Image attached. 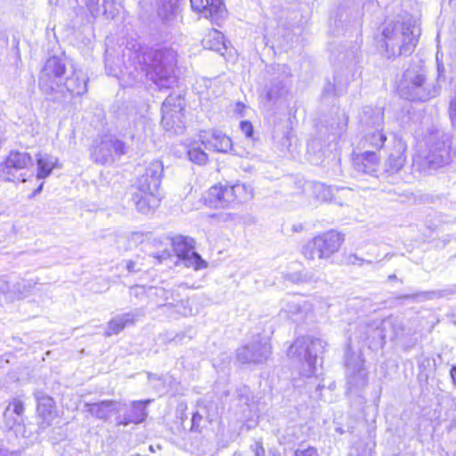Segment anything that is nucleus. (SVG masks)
<instances>
[{
  "instance_id": "c85d7f7f",
  "label": "nucleus",
  "mask_w": 456,
  "mask_h": 456,
  "mask_svg": "<svg viewBox=\"0 0 456 456\" xmlns=\"http://www.w3.org/2000/svg\"><path fill=\"white\" fill-rule=\"evenodd\" d=\"M170 119L166 120V112L162 113L161 124L166 131L174 134H182L183 132V110L169 111Z\"/></svg>"
},
{
  "instance_id": "3c124183",
  "label": "nucleus",
  "mask_w": 456,
  "mask_h": 456,
  "mask_svg": "<svg viewBox=\"0 0 456 456\" xmlns=\"http://www.w3.org/2000/svg\"><path fill=\"white\" fill-rule=\"evenodd\" d=\"M449 112L452 125L456 129V97L453 98L450 102Z\"/></svg>"
},
{
  "instance_id": "f3484780",
  "label": "nucleus",
  "mask_w": 456,
  "mask_h": 456,
  "mask_svg": "<svg viewBox=\"0 0 456 456\" xmlns=\"http://www.w3.org/2000/svg\"><path fill=\"white\" fill-rule=\"evenodd\" d=\"M359 338L369 341L370 347H383L387 338V330L383 329V320L372 323L361 324L358 327Z\"/></svg>"
},
{
  "instance_id": "ddd939ff",
  "label": "nucleus",
  "mask_w": 456,
  "mask_h": 456,
  "mask_svg": "<svg viewBox=\"0 0 456 456\" xmlns=\"http://www.w3.org/2000/svg\"><path fill=\"white\" fill-rule=\"evenodd\" d=\"M174 250L180 260L187 267L194 270L204 269L208 266L205 260L194 250V240L189 237L179 236L173 240Z\"/></svg>"
},
{
  "instance_id": "aec40b11",
  "label": "nucleus",
  "mask_w": 456,
  "mask_h": 456,
  "mask_svg": "<svg viewBox=\"0 0 456 456\" xmlns=\"http://www.w3.org/2000/svg\"><path fill=\"white\" fill-rule=\"evenodd\" d=\"M281 305V314L294 322L304 320L311 311V305L308 302L299 301L295 297L282 300Z\"/></svg>"
},
{
  "instance_id": "0eeeda50",
  "label": "nucleus",
  "mask_w": 456,
  "mask_h": 456,
  "mask_svg": "<svg viewBox=\"0 0 456 456\" xmlns=\"http://www.w3.org/2000/svg\"><path fill=\"white\" fill-rule=\"evenodd\" d=\"M251 198L252 192L245 184H218L210 187L207 201L210 207L224 208L237 203H242Z\"/></svg>"
},
{
  "instance_id": "6ab92c4d",
  "label": "nucleus",
  "mask_w": 456,
  "mask_h": 456,
  "mask_svg": "<svg viewBox=\"0 0 456 456\" xmlns=\"http://www.w3.org/2000/svg\"><path fill=\"white\" fill-rule=\"evenodd\" d=\"M359 124L362 131L383 130L384 108L363 107L359 116Z\"/></svg>"
},
{
  "instance_id": "c03bdc74",
  "label": "nucleus",
  "mask_w": 456,
  "mask_h": 456,
  "mask_svg": "<svg viewBox=\"0 0 456 456\" xmlns=\"http://www.w3.org/2000/svg\"><path fill=\"white\" fill-rule=\"evenodd\" d=\"M237 396L241 403L248 404L250 399L249 396V388L248 387H243L240 388H238L237 391Z\"/></svg>"
},
{
  "instance_id": "c9c22d12",
  "label": "nucleus",
  "mask_w": 456,
  "mask_h": 456,
  "mask_svg": "<svg viewBox=\"0 0 456 456\" xmlns=\"http://www.w3.org/2000/svg\"><path fill=\"white\" fill-rule=\"evenodd\" d=\"M189 159L198 165H204L208 162V154L200 148L191 146L187 151Z\"/></svg>"
},
{
  "instance_id": "603ef678",
  "label": "nucleus",
  "mask_w": 456,
  "mask_h": 456,
  "mask_svg": "<svg viewBox=\"0 0 456 456\" xmlns=\"http://www.w3.org/2000/svg\"><path fill=\"white\" fill-rule=\"evenodd\" d=\"M285 280L291 281L295 284H301L300 272L287 273L284 275Z\"/></svg>"
},
{
  "instance_id": "bb28decb",
  "label": "nucleus",
  "mask_w": 456,
  "mask_h": 456,
  "mask_svg": "<svg viewBox=\"0 0 456 456\" xmlns=\"http://www.w3.org/2000/svg\"><path fill=\"white\" fill-rule=\"evenodd\" d=\"M24 405L19 399H13L4 412V418L10 429L23 423Z\"/></svg>"
},
{
  "instance_id": "338daca9",
  "label": "nucleus",
  "mask_w": 456,
  "mask_h": 456,
  "mask_svg": "<svg viewBox=\"0 0 456 456\" xmlns=\"http://www.w3.org/2000/svg\"><path fill=\"white\" fill-rule=\"evenodd\" d=\"M302 228H303L302 225H299V227L294 226V231L298 232V231L302 230Z\"/></svg>"
},
{
  "instance_id": "4be33fe9",
  "label": "nucleus",
  "mask_w": 456,
  "mask_h": 456,
  "mask_svg": "<svg viewBox=\"0 0 456 456\" xmlns=\"http://www.w3.org/2000/svg\"><path fill=\"white\" fill-rule=\"evenodd\" d=\"M143 310L142 308H137L134 311L115 316L108 322L105 336L110 337L113 334H118L126 326L134 324L136 319L143 316Z\"/></svg>"
},
{
  "instance_id": "7c9ffc66",
  "label": "nucleus",
  "mask_w": 456,
  "mask_h": 456,
  "mask_svg": "<svg viewBox=\"0 0 456 456\" xmlns=\"http://www.w3.org/2000/svg\"><path fill=\"white\" fill-rule=\"evenodd\" d=\"M58 159L49 154H38L37 159L38 179H44L49 176L53 169L56 167Z\"/></svg>"
},
{
  "instance_id": "864d4df0",
  "label": "nucleus",
  "mask_w": 456,
  "mask_h": 456,
  "mask_svg": "<svg viewBox=\"0 0 456 456\" xmlns=\"http://www.w3.org/2000/svg\"><path fill=\"white\" fill-rule=\"evenodd\" d=\"M322 95L323 98L335 95V86L330 82H328L323 87Z\"/></svg>"
},
{
  "instance_id": "5fc2aeb1",
  "label": "nucleus",
  "mask_w": 456,
  "mask_h": 456,
  "mask_svg": "<svg viewBox=\"0 0 456 456\" xmlns=\"http://www.w3.org/2000/svg\"><path fill=\"white\" fill-rule=\"evenodd\" d=\"M201 419H202V416L200 413H198V412L193 413L192 418H191V430L198 431L199 427H200V422Z\"/></svg>"
},
{
  "instance_id": "4468645a",
  "label": "nucleus",
  "mask_w": 456,
  "mask_h": 456,
  "mask_svg": "<svg viewBox=\"0 0 456 456\" xmlns=\"http://www.w3.org/2000/svg\"><path fill=\"white\" fill-rule=\"evenodd\" d=\"M123 154L124 142L112 137H105L100 142H96L91 153L93 159L102 165L111 163Z\"/></svg>"
},
{
  "instance_id": "2f4dec72",
  "label": "nucleus",
  "mask_w": 456,
  "mask_h": 456,
  "mask_svg": "<svg viewBox=\"0 0 456 456\" xmlns=\"http://www.w3.org/2000/svg\"><path fill=\"white\" fill-rule=\"evenodd\" d=\"M383 329L387 330V338L391 340L403 337L406 330L403 322L394 317L383 320Z\"/></svg>"
},
{
  "instance_id": "393cba45",
  "label": "nucleus",
  "mask_w": 456,
  "mask_h": 456,
  "mask_svg": "<svg viewBox=\"0 0 456 456\" xmlns=\"http://www.w3.org/2000/svg\"><path fill=\"white\" fill-rule=\"evenodd\" d=\"M201 142L205 149L213 151L228 152L232 150L231 138L221 131H213L209 136H203Z\"/></svg>"
},
{
  "instance_id": "473e14b6",
  "label": "nucleus",
  "mask_w": 456,
  "mask_h": 456,
  "mask_svg": "<svg viewBox=\"0 0 456 456\" xmlns=\"http://www.w3.org/2000/svg\"><path fill=\"white\" fill-rule=\"evenodd\" d=\"M364 133L362 145L363 147L370 146L373 149L379 150L383 147L384 142L387 140L386 135L382 133V130H368L362 131Z\"/></svg>"
},
{
  "instance_id": "680f3d73",
  "label": "nucleus",
  "mask_w": 456,
  "mask_h": 456,
  "mask_svg": "<svg viewBox=\"0 0 456 456\" xmlns=\"http://www.w3.org/2000/svg\"><path fill=\"white\" fill-rule=\"evenodd\" d=\"M43 186H44V183H42L32 193V196H35L38 193L41 192L42 189H43Z\"/></svg>"
},
{
  "instance_id": "e2e57ef3",
  "label": "nucleus",
  "mask_w": 456,
  "mask_h": 456,
  "mask_svg": "<svg viewBox=\"0 0 456 456\" xmlns=\"http://www.w3.org/2000/svg\"><path fill=\"white\" fill-rule=\"evenodd\" d=\"M183 337H184V335H183V334H181V335H178V334H177V335L175 336V338H172V340H176V339H177V340H179V341H180Z\"/></svg>"
},
{
  "instance_id": "2eb2a0df",
  "label": "nucleus",
  "mask_w": 456,
  "mask_h": 456,
  "mask_svg": "<svg viewBox=\"0 0 456 456\" xmlns=\"http://www.w3.org/2000/svg\"><path fill=\"white\" fill-rule=\"evenodd\" d=\"M164 167L160 160L151 161L142 171L135 182L134 188L140 191L157 192L163 177Z\"/></svg>"
},
{
  "instance_id": "5701e85b",
  "label": "nucleus",
  "mask_w": 456,
  "mask_h": 456,
  "mask_svg": "<svg viewBox=\"0 0 456 456\" xmlns=\"http://www.w3.org/2000/svg\"><path fill=\"white\" fill-rule=\"evenodd\" d=\"M121 403L113 400H103L98 403H86V411L96 419L107 421L112 413L120 411Z\"/></svg>"
},
{
  "instance_id": "a878e982",
  "label": "nucleus",
  "mask_w": 456,
  "mask_h": 456,
  "mask_svg": "<svg viewBox=\"0 0 456 456\" xmlns=\"http://www.w3.org/2000/svg\"><path fill=\"white\" fill-rule=\"evenodd\" d=\"M35 397L37 403V411L39 417L46 423L47 426L51 425L52 421L56 417L53 399L42 391H37L35 393Z\"/></svg>"
},
{
  "instance_id": "9d476101",
  "label": "nucleus",
  "mask_w": 456,
  "mask_h": 456,
  "mask_svg": "<svg viewBox=\"0 0 456 456\" xmlns=\"http://www.w3.org/2000/svg\"><path fill=\"white\" fill-rule=\"evenodd\" d=\"M345 364L348 390L353 392L364 388L368 383V371L361 355L351 353L348 349L346 352Z\"/></svg>"
},
{
  "instance_id": "e433bc0d",
  "label": "nucleus",
  "mask_w": 456,
  "mask_h": 456,
  "mask_svg": "<svg viewBox=\"0 0 456 456\" xmlns=\"http://www.w3.org/2000/svg\"><path fill=\"white\" fill-rule=\"evenodd\" d=\"M306 185L314 190L317 199L328 200L330 199L331 192L329 187L322 183H307Z\"/></svg>"
},
{
  "instance_id": "f704fd0d",
  "label": "nucleus",
  "mask_w": 456,
  "mask_h": 456,
  "mask_svg": "<svg viewBox=\"0 0 456 456\" xmlns=\"http://www.w3.org/2000/svg\"><path fill=\"white\" fill-rule=\"evenodd\" d=\"M191 8L202 13L205 18H210L213 22L218 23L219 20H223L225 16H217L214 12H210L208 7H210V0H190Z\"/></svg>"
},
{
  "instance_id": "dca6fc26",
  "label": "nucleus",
  "mask_w": 456,
  "mask_h": 456,
  "mask_svg": "<svg viewBox=\"0 0 456 456\" xmlns=\"http://www.w3.org/2000/svg\"><path fill=\"white\" fill-rule=\"evenodd\" d=\"M290 76V70L287 66L277 65L265 94L267 102L275 103L288 93V81Z\"/></svg>"
},
{
  "instance_id": "09e8293b",
  "label": "nucleus",
  "mask_w": 456,
  "mask_h": 456,
  "mask_svg": "<svg viewBox=\"0 0 456 456\" xmlns=\"http://www.w3.org/2000/svg\"><path fill=\"white\" fill-rule=\"evenodd\" d=\"M240 126L241 131L245 134V135L248 138L252 137L254 129H253V126L250 122H248L247 120L241 121Z\"/></svg>"
},
{
  "instance_id": "774afa93",
  "label": "nucleus",
  "mask_w": 456,
  "mask_h": 456,
  "mask_svg": "<svg viewBox=\"0 0 456 456\" xmlns=\"http://www.w3.org/2000/svg\"><path fill=\"white\" fill-rule=\"evenodd\" d=\"M106 4H107V1L104 0V12H107V6H106Z\"/></svg>"
},
{
  "instance_id": "7ed1b4c3",
  "label": "nucleus",
  "mask_w": 456,
  "mask_h": 456,
  "mask_svg": "<svg viewBox=\"0 0 456 456\" xmlns=\"http://www.w3.org/2000/svg\"><path fill=\"white\" fill-rule=\"evenodd\" d=\"M427 153L420 159L423 169H438L450 164L453 159L451 136L437 127H431L425 135Z\"/></svg>"
},
{
  "instance_id": "f257e3e1",
  "label": "nucleus",
  "mask_w": 456,
  "mask_h": 456,
  "mask_svg": "<svg viewBox=\"0 0 456 456\" xmlns=\"http://www.w3.org/2000/svg\"><path fill=\"white\" fill-rule=\"evenodd\" d=\"M420 28L416 20L407 15L395 22L387 23L382 36L387 53L390 55L411 54L419 41Z\"/></svg>"
},
{
  "instance_id": "0e129e2a",
  "label": "nucleus",
  "mask_w": 456,
  "mask_h": 456,
  "mask_svg": "<svg viewBox=\"0 0 456 456\" xmlns=\"http://www.w3.org/2000/svg\"><path fill=\"white\" fill-rule=\"evenodd\" d=\"M388 280L389 281H394V280H396V275L395 274H391L388 276Z\"/></svg>"
},
{
  "instance_id": "13d9d810",
  "label": "nucleus",
  "mask_w": 456,
  "mask_h": 456,
  "mask_svg": "<svg viewBox=\"0 0 456 456\" xmlns=\"http://www.w3.org/2000/svg\"><path fill=\"white\" fill-rule=\"evenodd\" d=\"M445 72V69H444V67L443 65V63H440L438 61H437V81H436V85H438V81L440 80V78L442 77H444V74Z\"/></svg>"
},
{
  "instance_id": "c756f323",
  "label": "nucleus",
  "mask_w": 456,
  "mask_h": 456,
  "mask_svg": "<svg viewBox=\"0 0 456 456\" xmlns=\"http://www.w3.org/2000/svg\"><path fill=\"white\" fill-rule=\"evenodd\" d=\"M202 45L204 48L215 51L222 55L226 49L224 35L216 29L211 30L202 39Z\"/></svg>"
},
{
  "instance_id": "b1692460",
  "label": "nucleus",
  "mask_w": 456,
  "mask_h": 456,
  "mask_svg": "<svg viewBox=\"0 0 456 456\" xmlns=\"http://www.w3.org/2000/svg\"><path fill=\"white\" fill-rule=\"evenodd\" d=\"M152 402L151 399L134 401L131 403V410L117 422L118 426H127L129 424H140L147 418V406Z\"/></svg>"
},
{
  "instance_id": "4d7b16f0",
  "label": "nucleus",
  "mask_w": 456,
  "mask_h": 456,
  "mask_svg": "<svg viewBox=\"0 0 456 456\" xmlns=\"http://www.w3.org/2000/svg\"><path fill=\"white\" fill-rule=\"evenodd\" d=\"M130 294L136 297H139L140 296L144 295V289L142 287L134 286L130 289Z\"/></svg>"
},
{
  "instance_id": "72a5a7b5",
  "label": "nucleus",
  "mask_w": 456,
  "mask_h": 456,
  "mask_svg": "<svg viewBox=\"0 0 456 456\" xmlns=\"http://www.w3.org/2000/svg\"><path fill=\"white\" fill-rule=\"evenodd\" d=\"M183 110V99L179 94H170L162 103L161 113L166 112V120L170 119L169 111Z\"/></svg>"
},
{
  "instance_id": "79ce46f5",
  "label": "nucleus",
  "mask_w": 456,
  "mask_h": 456,
  "mask_svg": "<svg viewBox=\"0 0 456 456\" xmlns=\"http://www.w3.org/2000/svg\"><path fill=\"white\" fill-rule=\"evenodd\" d=\"M210 12H214L215 15L217 16H225L226 15V8L222 0H210L209 4Z\"/></svg>"
},
{
  "instance_id": "de8ad7c7",
  "label": "nucleus",
  "mask_w": 456,
  "mask_h": 456,
  "mask_svg": "<svg viewBox=\"0 0 456 456\" xmlns=\"http://www.w3.org/2000/svg\"><path fill=\"white\" fill-rule=\"evenodd\" d=\"M250 449L254 452V456H265V450L261 441H256L251 444Z\"/></svg>"
},
{
  "instance_id": "052dcab7",
  "label": "nucleus",
  "mask_w": 456,
  "mask_h": 456,
  "mask_svg": "<svg viewBox=\"0 0 456 456\" xmlns=\"http://www.w3.org/2000/svg\"><path fill=\"white\" fill-rule=\"evenodd\" d=\"M450 375L452 379L453 384L456 386V365H453L450 370Z\"/></svg>"
},
{
  "instance_id": "4c0bfd02",
  "label": "nucleus",
  "mask_w": 456,
  "mask_h": 456,
  "mask_svg": "<svg viewBox=\"0 0 456 456\" xmlns=\"http://www.w3.org/2000/svg\"><path fill=\"white\" fill-rule=\"evenodd\" d=\"M342 262L343 264L346 265H362L364 263L371 264V260H365L362 257L358 256L356 254L354 253H344L342 256Z\"/></svg>"
},
{
  "instance_id": "cd10ccee",
  "label": "nucleus",
  "mask_w": 456,
  "mask_h": 456,
  "mask_svg": "<svg viewBox=\"0 0 456 456\" xmlns=\"http://www.w3.org/2000/svg\"><path fill=\"white\" fill-rule=\"evenodd\" d=\"M154 191H134L132 195V201L137 210L142 214L150 213L158 201Z\"/></svg>"
},
{
  "instance_id": "6e6d98bb",
  "label": "nucleus",
  "mask_w": 456,
  "mask_h": 456,
  "mask_svg": "<svg viewBox=\"0 0 456 456\" xmlns=\"http://www.w3.org/2000/svg\"><path fill=\"white\" fill-rule=\"evenodd\" d=\"M126 270L129 273H137V272L142 271V268L138 267L137 264L134 261H133V260L126 261Z\"/></svg>"
},
{
  "instance_id": "8fccbe9b",
  "label": "nucleus",
  "mask_w": 456,
  "mask_h": 456,
  "mask_svg": "<svg viewBox=\"0 0 456 456\" xmlns=\"http://www.w3.org/2000/svg\"><path fill=\"white\" fill-rule=\"evenodd\" d=\"M154 295L159 297L161 301H166L169 298L171 292L165 289L164 288H155Z\"/></svg>"
},
{
  "instance_id": "69168bd1",
  "label": "nucleus",
  "mask_w": 456,
  "mask_h": 456,
  "mask_svg": "<svg viewBox=\"0 0 456 456\" xmlns=\"http://www.w3.org/2000/svg\"><path fill=\"white\" fill-rule=\"evenodd\" d=\"M302 228H303L302 225H299V227L294 226V231L298 232V231L302 230Z\"/></svg>"
},
{
  "instance_id": "423d86ee",
  "label": "nucleus",
  "mask_w": 456,
  "mask_h": 456,
  "mask_svg": "<svg viewBox=\"0 0 456 456\" xmlns=\"http://www.w3.org/2000/svg\"><path fill=\"white\" fill-rule=\"evenodd\" d=\"M344 240L342 233L330 230L307 241L301 253L308 260L328 259L339 250Z\"/></svg>"
},
{
  "instance_id": "f03ea898",
  "label": "nucleus",
  "mask_w": 456,
  "mask_h": 456,
  "mask_svg": "<svg viewBox=\"0 0 456 456\" xmlns=\"http://www.w3.org/2000/svg\"><path fill=\"white\" fill-rule=\"evenodd\" d=\"M176 56V52L167 46L145 51L142 55V69L157 86L169 88L175 83Z\"/></svg>"
},
{
  "instance_id": "ea45409f",
  "label": "nucleus",
  "mask_w": 456,
  "mask_h": 456,
  "mask_svg": "<svg viewBox=\"0 0 456 456\" xmlns=\"http://www.w3.org/2000/svg\"><path fill=\"white\" fill-rule=\"evenodd\" d=\"M439 296V297H442L443 296V292L442 291H426V292H419V293H414V294H407V295H403L401 297H399L398 298L400 299H412V300H416L418 299L419 297H422L424 299H432L435 296Z\"/></svg>"
},
{
  "instance_id": "58836bf2",
  "label": "nucleus",
  "mask_w": 456,
  "mask_h": 456,
  "mask_svg": "<svg viewBox=\"0 0 456 456\" xmlns=\"http://www.w3.org/2000/svg\"><path fill=\"white\" fill-rule=\"evenodd\" d=\"M211 218L215 219L217 223H232L235 224L240 220L237 214L225 212L218 213L211 216Z\"/></svg>"
},
{
  "instance_id": "1a4fd4ad",
  "label": "nucleus",
  "mask_w": 456,
  "mask_h": 456,
  "mask_svg": "<svg viewBox=\"0 0 456 456\" xmlns=\"http://www.w3.org/2000/svg\"><path fill=\"white\" fill-rule=\"evenodd\" d=\"M326 342L319 338L303 336L289 346L288 355L304 361L310 369H314L317 357L323 353Z\"/></svg>"
},
{
  "instance_id": "39448f33",
  "label": "nucleus",
  "mask_w": 456,
  "mask_h": 456,
  "mask_svg": "<svg viewBox=\"0 0 456 456\" xmlns=\"http://www.w3.org/2000/svg\"><path fill=\"white\" fill-rule=\"evenodd\" d=\"M66 74V63L62 59L57 56L47 59L38 78L39 89L47 100H63V93L58 89V84L63 80Z\"/></svg>"
},
{
  "instance_id": "a211bd4d",
  "label": "nucleus",
  "mask_w": 456,
  "mask_h": 456,
  "mask_svg": "<svg viewBox=\"0 0 456 456\" xmlns=\"http://www.w3.org/2000/svg\"><path fill=\"white\" fill-rule=\"evenodd\" d=\"M407 144L401 138H396L388 159L384 164V173L387 177L397 174L404 166L406 160Z\"/></svg>"
},
{
  "instance_id": "a18cd8bd",
  "label": "nucleus",
  "mask_w": 456,
  "mask_h": 456,
  "mask_svg": "<svg viewBox=\"0 0 456 456\" xmlns=\"http://www.w3.org/2000/svg\"><path fill=\"white\" fill-rule=\"evenodd\" d=\"M99 1L100 0H86L87 9L93 16H97L100 12Z\"/></svg>"
},
{
  "instance_id": "6e6552de",
  "label": "nucleus",
  "mask_w": 456,
  "mask_h": 456,
  "mask_svg": "<svg viewBox=\"0 0 456 456\" xmlns=\"http://www.w3.org/2000/svg\"><path fill=\"white\" fill-rule=\"evenodd\" d=\"M33 167V159L26 151H11L0 164V178L5 182L24 183L27 169Z\"/></svg>"
},
{
  "instance_id": "a19ab883",
  "label": "nucleus",
  "mask_w": 456,
  "mask_h": 456,
  "mask_svg": "<svg viewBox=\"0 0 456 456\" xmlns=\"http://www.w3.org/2000/svg\"><path fill=\"white\" fill-rule=\"evenodd\" d=\"M35 284L36 282H33L32 281L22 280L14 285V292L26 296L35 286Z\"/></svg>"
},
{
  "instance_id": "412c9836",
  "label": "nucleus",
  "mask_w": 456,
  "mask_h": 456,
  "mask_svg": "<svg viewBox=\"0 0 456 456\" xmlns=\"http://www.w3.org/2000/svg\"><path fill=\"white\" fill-rule=\"evenodd\" d=\"M355 172L362 175L378 177L377 172L379 165V158L373 151H366L355 157L353 160Z\"/></svg>"
},
{
  "instance_id": "49530a36",
  "label": "nucleus",
  "mask_w": 456,
  "mask_h": 456,
  "mask_svg": "<svg viewBox=\"0 0 456 456\" xmlns=\"http://www.w3.org/2000/svg\"><path fill=\"white\" fill-rule=\"evenodd\" d=\"M294 456H319L317 450L314 447L305 449H297L295 451Z\"/></svg>"
},
{
  "instance_id": "9b49d317",
  "label": "nucleus",
  "mask_w": 456,
  "mask_h": 456,
  "mask_svg": "<svg viewBox=\"0 0 456 456\" xmlns=\"http://www.w3.org/2000/svg\"><path fill=\"white\" fill-rule=\"evenodd\" d=\"M271 353L269 341L257 338L237 350V360L242 364H260L267 361Z\"/></svg>"
},
{
  "instance_id": "f8f14e48",
  "label": "nucleus",
  "mask_w": 456,
  "mask_h": 456,
  "mask_svg": "<svg viewBox=\"0 0 456 456\" xmlns=\"http://www.w3.org/2000/svg\"><path fill=\"white\" fill-rule=\"evenodd\" d=\"M87 80L88 78L81 70L72 68L63 80L58 84V89L63 93V100L53 102L66 105L75 95L84 94L87 92Z\"/></svg>"
},
{
  "instance_id": "20e7f679",
  "label": "nucleus",
  "mask_w": 456,
  "mask_h": 456,
  "mask_svg": "<svg viewBox=\"0 0 456 456\" xmlns=\"http://www.w3.org/2000/svg\"><path fill=\"white\" fill-rule=\"evenodd\" d=\"M398 92L406 100L426 102L439 94L440 86L427 82L423 66L411 65L404 71Z\"/></svg>"
},
{
  "instance_id": "bf43d9fd",
  "label": "nucleus",
  "mask_w": 456,
  "mask_h": 456,
  "mask_svg": "<svg viewBox=\"0 0 456 456\" xmlns=\"http://www.w3.org/2000/svg\"><path fill=\"white\" fill-rule=\"evenodd\" d=\"M2 285L0 286V291L3 292V293H6L8 291H10V286L7 282L5 281H2Z\"/></svg>"
},
{
  "instance_id": "37998d69",
  "label": "nucleus",
  "mask_w": 456,
  "mask_h": 456,
  "mask_svg": "<svg viewBox=\"0 0 456 456\" xmlns=\"http://www.w3.org/2000/svg\"><path fill=\"white\" fill-rule=\"evenodd\" d=\"M301 284H313L319 281L316 273L312 271H301L300 272Z\"/></svg>"
}]
</instances>
